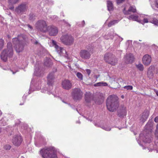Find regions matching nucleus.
Returning a JSON list of instances; mask_svg holds the SVG:
<instances>
[{
    "mask_svg": "<svg viewBox=\"0 0 158 158\" xmlns=\"http://www.w3.org/2000/svg\"><path fill=\"white\" fill-rule=\"evenodd\" d=\"M148 114L146 112H143L139 117V121L140 123L144 122L148 117Z\"/></svg>",
    "mask_w": 158,
    "mask_h": 158,
    "instance_id": "22",
    "label": "nucleus"
},
{
    "mask_svg": "<svg viewBox=\"0 0 158 158\" xmlns=\"http://www.w3.org/2000/svg\"><path fill=\"white\" fill-rule=\"evenodd\" d=\"M28 6L25 3L19 4L15 9V12L19 15H22L25 13L27 11Z\"/></svg>",
    "mask_w": 158,
    "mask_h": 158,
    "instance_id": "8",
    "label": "nucleus"
},
{
    "mask_svg": "<svg viewBox=\"0 0 158 158\" xmlns=\"http://www.w3.org/2000/svg\"><path fill=\"white\" fill-rule=\"evenodd\" d=\"M107 6L109 11L112 10L113 9V5L112 2L110 1H107Z\"/></svg>",
    "mask_w": 158,
    "mask_h": 158,
    "instance_id": "29",
    "label": "nucleus"
},
{
    "mask_svg": "<svg viewBox=\"0 0 158 158\" xmlns=\"http://www.w3.org/2000/svg\"><path fill=\"white\" fill-rule=\"evenodd\" d=\"M35 27L38 31L44 33L47 32L48 24L46 21L43 20H38L35 23Z\"/></svg>",
    "mask_w": 158,
    "mask_h": 158,
    "instance_id": "6",
    "label": "nucleus"
},
{
    "mask_svg": "<svg viewBox=\"0 0 158 158\" xmlns=\"http://www.w3.org/2000/svg\"><path fill=\"white\" fill-rule=\"evenodd\" d=\"M95 86H108L107 84L103 81H101L96 83L94 85Z\"/></svg>",
    "mask_w": 158,
    "mask_h": 158,
    "instance_id": "28",
    "label": "nucleus"
},
{
    "mask_svg": "<svg viewBox=\"0 0 158 158\" xmlns=\"http://www.w3.org/2000/svg\"><path fill=\"white\" fill-rule=\"evenodd\" d=\"M54 75L53 73H51L49 74L47 77V84L50 85H52L54 82Z\"/></svg>",
    "mask_w": 158,
    "mask_h": 158,
    "instance_id": "20",
    "label": "nucleus"
},
{
    "mask_svg": "<svg viewBox=\"0 0 158 158\" xmlns=\"http://www.w3.org/2000/svg\"><path fill=\"white\" fill-rule=\"evenodd\" d=\"M44 64H45V65H46V66H48V65L46 64V62H45V63H44Z\"/></svg>",
    "mask_w": 158,
    "mask_h": 158,
    "instance_id": "50",
    "label": "nucleus"
},
{
    "mask_svg": "<svg viewBox=\"0 0 158 158\" xmlns=\"http://www.w3.org/2000/svg\"><path fill=\"white\" fill-rule=\"evenodd\" d=\"M152 8L153 9H158V0H149Z\"/></svg>",
    "mask_w": 158,
    "mask_h": 158,
    "instance_id": "24",
    "label": "nucleus"
},
{
    "mask_svg": "<svg viewBox=\"0 0 158 158\" xmlns=\"http://www.w3.org/2000/svg\"><path fill=\"white\" fill-rule=\"evenodd\" d=\"M27 26L31 30H32L33 29V28L31 26V25H30L29 24H28L27 25Z\"/></svg>",
    "mask_w": 158,
    "mask_h": 158,
    "instance_id": "44",
    "label": "nucleus"
},
{
    "mask_svg": "<svg viewBox=\"0 0 158 158\" xmlns=\"http://www.w3.org/2000/svg\"><path fill=\"white\" fill-rule=\"evenodd\" d=\"M87 73L88 75H89L91 72V71L89 69H87L85 70Z\"/></svg>",
    "mask_w": 158,
    "mask_h": 158,
    "instance_id": "43",
    "label": "nucleus"
},
{
    "mask_svg": "<svg viewBox=\"0 0 158 158\" xmlns=\"http://www.w3.org/2000/svg\"><path fill=\"white\" fill-rule=\"evenodd\" d=\"M155 16L156 17H157L158 18V15H156Z\"/></svg>",
    "mask_w": 158,
    "mask_h": 158,
    "instance_id": "51",
    "label": "nucleus"
},
{
    "mask_svg": "<svg viewBox=\"0 0 158 158\" xmlns=\"http://www.w3.org/2000/svg\"><path fill=\"white\" fill-rule=\"evenodd\" d=\"M63 22L64 25H65L66 26H68V27H70L71 25L67 22L65 21V20H63Z\"/></svg>",
    "mask_w": 158,
    "mask_h": 158,
    "instance_id": "40",
    "label": "nucleus"
},
{
    "mask_svg": "<svg viewBox=\"0 0 158 158\" xmlns=\"http://www.w3.org/2000/svg\"><path fill=\"white\" fill-rule=\"evenodd\" d=\"M123 88L127 90H132L133 89V87L131 85H127L124 86Z\"/></svg>",
    "mask_w": 158,
    "mask_h": 158,
    "instance_id": "37",
    "label": "nucleus"
},
{
    "mask_svg": "<svg viewBox=\"0 0 158 158\" xmlns=\"http://www.w3.org/2000/svg\"><path fill=\"white\" fill-rule=\"evenodd\" d=\"M7 46V48L4 49L1 54V59L4 62L7 60L8 58L12 57L13 54L11 43L10 42L8 43Z\"/></svg>",
    "mask_w": 158,
    "mask_h": 158,
    "instance_id": "4",
    "label": "nucleus"
},
{
    "mask_svg": "<svg viewBox=\"0 0 158 158\" xmlns=\"http://www.w3.org/2000/svg\"><path fill=\"white\" fill-rule=\"evenodd\" d=\"M119 20H114L110 22L108 24V26L109 27H110L112 25H114L115 23H116L118 22Z\"/></svg>",
    "mask_w": 158,
    "mask_h": 158,
    "instance_id": "31",
    "label": "nucleus"
},
{
    "mask_svg": "<svg viewBox=\"0 0 158 158\" xmlns=\"http://www.w3.org/2000/svg\"><path fill=\"white\" fill-rule=\"evenodd\" d=\"M119 105L118 98L117 96L110 95L108 97L106 100V107L110 111L113 112L116 111Z\"/></svg>",
    "mask_w": 158,
    "mask_h": 158,
    "instance_id": "2",
    "label": "nucleus"
},
{
    "mask_svg": "<svg viewBox=\"0 0 158 158\" xmlns=\"http://www.w3.org/2000/svg\"><path fill=\"white\" fill-rule=\"evenodd\" d=\"M121 98H124V96L123 95H122L121 96Z\"/></svg>",
    "mask_w": 158,
    "mask_h": 158,
    "instance_id": "49",
    "label": "nucleus"
},
{
    "mask_svg": "<svg viewBox=\"0 0 158 158\" xmlns=\"http://www.w3.org/2000/svg\"><path fill=\"white\" fill-rule=\"evenodd\" d=\"M136 67L140 71H142L143 70L144 67L143 65L141 64H136Z\"/></svg>",
    "mask_w": 158,
    "mask_h": 158,
    "instance_id": "32",
    "label": "nucleus"
},
{
    "mask_svg": "<svg viewBox=\"0 0 158 158\" xmlns=\"http://www.w3.org/2000/svg\"><path fill=\"white\" fill-rule=\"evenodd\" d=\"M143 63L146 65H149L151 61V57L148 55H145L142 59Z\"/></svg>",
    "mask_w": 158,
    "mask_h": 158,
    "instance_id": "18",
    "label": "nucleus"
},
{
    "mask_svg": "<svg viewBox=\"0 0 158 158\" xmlns=\"http://www.w3.org/2000/svg\"><path fill=\"white\" fill-rule=\"evenodd\" d=\"M83 93L79 88H75L72 90V96L75 100H79L81 99Z\"/></svg>",
    "mask_w": 158,
    "mask_h": 158,
    "instance_id": "9",
    "label": "nucleus"
},
{
    "mask_svg": "<svg viewBox=\"0 0 158 158\" xmlns=\"http://www.w3.org/2000/svg\"><path fill=\"white\" fill-rule=\"evenodd\" d=\"M4 44V41L2 39H0V50H1L3 47Z\"/></svg>",
    "mask_w": 158,
    "mask_h": 158,
    "instance_id": "33",
    "label": "nucleus"
},
{
    "mask_svg": "<svg viewBox=\"0 0 158 158\" xmlns=\"http://www.w3.org/2000/svg\"><path fill=\"white\" fill-rule=\"evenodd\" d=\"M61 42L66 45H70L73 42V38L71 35H63L60 38Z\"/></svg>",
    "mask_w": 158,
    "mask_h": 158,
    "instance_id": "10",
    "label": "nucleus"
},
{
    "mask_svg": "<svg viewBox=\"0 0 158 158\" xmlns=\"http://www.w3.org/2000/svg\"><path fill=\"white\" fill-rule=\"evenodd\" d=\"M57 151L53 146L45 147L40 151V154L43 158H58Z\"/></svg>",
    "mask_w": 158,
    "mask_h": 158,
    "instance_id": "3",
    "label": "nucleus"
},
{
    "mask_svg": "<svg viewBox=\"0 0 158 158\" xmlns=\"http://www.w3.org/2000/svg\"><path fill=\"white\" fill-rule=\"evenodd\" d=\"M35 15L33 14H30L29 15V19L32 21L35 20Z\"/></svg>",
    "mask_w": 158,
    "mask_h": 158,
    "instance_id": "35",
    "label": "nucleus"
},
{
    "mask_svg": "<svg viewBox=\"0 0 158 158\" xmlns=\"http://www.w3.org/2000/svg\"><path fill=\"white\" fill-rule=\"evenodd\" d=\"M13 42L15 46V48L17 52H22L23 49V46L21 41L19 40L18 38H15L13 39Z\"/></svg>",
    "mask_w": 158,
    "mask_h": 158,
    "instance_id": "7",
    "label": "nucleus"
},
{
    "mask_svg": "<svg viewBox=\"0 0 158 158\" xmlns=\"http://www.w3.org/2000/svg\"><path fill=\"white\" fill-rule=\"evenodd\" d=\"M136 11L135 7V6H130L127 10H126V8H124L123 12L124 14L127 15V18L130 20L138 22V16L134 13Z\"/></svg>",
    "mask_w": 158,
    "mask_h": 158,
    "instance_id": "5",
    "label": "nucleus"
},
{
    "mask_svg": "<svg viewBox=\"0 0 158 158\" xmlns=\"http://www.w3.org/2000/svg\"><path fill=\"white\" fill-rule=\"evenodd\" d=\"M125 0H117V4H119L121 3H122Z\"/></svg>",
    "mask_w": 158,
    "mask_h": 158,
    "instance_id": "42",
    "label": "nucleus"
},
{
    "mask_svg": "<svg viewBox=\"0 0 158 158\" xmlns=\"http://www.w3.org/2000/svg\"><path fill=\"white\" fill-rule=\"evenodd\" d=\"M126 107L124 105H121L117 111V115L120 118H123L127 114Z\"/></svg>",
    "mask_w": 158,
    "mask_h": 158,
    "instance_id": "12",
    "label": "nucleus"
},
{
    "mask_svg": "<svg viewBox=\"0 0 158 158\" xmlns=\"http://www.w3.org/2000/svg\"><path fill=\"white\" fill-rule=\"evenodd\" d=\"M108 64H109L112 65H114L117 64L118 60L117 58L114 56V57L112 58L111 60H110L109 61H108Z\"/></svg>",
    "mask_w": 158,
    "mask_h": 158,
    "instance_id": "27",
    "label": "nucleus"
},
{
    "mask_svg": "<svg viewBox=\"0 0 158 158\" xmlns=\"http://www.w3.org/2000/svg\"><path fill=\"white\" fill-rule=\"evenodd\" d=\"M4 120V118H3L1 121H0V123H2V125L3 126H4L5 125H6V122H4V123H2V122H3V121Z\"/></svg>",
    "mask_w": 158,
    "mask_h": 158,
    "instance_id": "41",
    "label": "nucleus"
},
{
    "mask_svg": "<svg viewBox=\"0 0 158 158\" xmlns=\"http://www.w3.org/2000/svg\"><path fill=\"white\" fill-rule=\"evenodd\" d=\"M11 71L13 73V74H14L15 73H16L18 71H15V72H14L13 71L11 70Z\"/></svg>",
    "mask_w": 158,
    "mask_h": 158,
    "instance_id": "47",
    "label": "nucleus"
},
{
    "mask_svg": "<svg viewBox=\"0 0 158 158\" xmlns=\"http://www.w3.org/2000/svg\"><path fill=\"white\" fill-rule=\"evenodd\" d=\"M152 123L148 122L145 127V130L139 135L141 139L144 143H150L152 139L151 134L153 129Z\"/></svg>",
    "mask_w": 158,
    "mask_h": 158,
    "instance_id": "1",
    "label": "nucleus"
},
{
    "mask_svg": "<svg viewBox=\"0 0 158 158\" xmlns=\"http://www.w3.org/2000/svg\"><path fill=\"white\" fill-rule=\"evenodd\" d=\"M14 9V7L13 6H12L10 8V9L11 10H13Z\"/></svg>",
    "mask_w": 158,
    "mask_h": 158,
    "instance_id": "46",
    "label": "nucleus"
},
{
    "mask_svg": "<svg viewBox=\"0 0 158 158\" xmlns=\"http://www.w3.org/2000/svg\"><path fill=\"white\" fill-rule=\"evenodd\" d=\"M156 136L158 139V124H157L156 127V129L155 133Z\"/></svg>",
    "mask_w": 158,
    "mask_h": 158,
    "instance_id": "39",
    "label": "nucleus"
},
{
    "mask_svg": "<svg viewBox=\"0 0 158 158\" xmlns=\"http://www.w3.org/2000/svg\"><path fill=\"white\" fill-rule=\"evenodd\" d=\"M2 114V112H1V111H0V115H1Z\"/></svg>",
    "mask_w": 158,
    "mask_h": 158,
    "instance_id": "52",
    "label": "nucleus"
},
{
    "mask_svg": "<svg viewBox=\"0 0 158 158\" xmlns=\"http://www.w3.org/2000/svg\"><path fill=\"white\" fill-rule=\"evenodd\" d=\"M63 88L69 90L72 88V85L70 81L68 80L63 81L62 83Z\"/></svg>",
    "mask_w": 158,
    "mask_h": 158,
    "instance_id": "16",
    "label": "nucleus"
},
{
    "mask_svg": "<svg viewBox=\"0 0 158 158\" xmlns=\"http://www.w3.org/2000/svg\"><path fill=\"white\" fill-rule=\"evenodd\" d=\"M154 121L155 122H158V116H156L155 118Z\"/></svg>",
    "mask_w": 158,
    "mask_h": 158,
    "instance_id": "45",
    "label": "nucleus"
},
{
    "mask_svg": "<svg viewBox=\"0 0 158 158\" xmlns=\"http://www.w3.org/2000/svg\"><path fill=\"white\" fill-rule=\"evenodd\" d=\"M101 128L106 131H110L111 130L110 127L107 126H103Z\"/></svg>",
    "mask_w": 158,
    "mask_h": 158,
    "instance_id": "36",
    "label": "nucleus"
},
{
    "mask_svg": "<svg viewBox=\"0 0 158 158\" xmlns=\"http://www.w3.org/2000/svg\"><path fill=\"white\" fill-rule=\"evenodd\" d=\"M91 53L90 50L83 49L80 51L79 55L82 59L84 60H88L90 57Z\"/></svg>",
    "mask_w": 158,
    "mask_h": 158,
    "instance_id": "13",
    "label": "nucleus"
},
{
    "mask_svg": "<svg viewBox=\"0 0 158 158\" xmlns=\"http://www.w3.org/2000/svg\"><path fill=\"white\" fill-rule=\"evenodd\" d=\"M52 43L56 51L60 55L65 57L67 56V52L65 49L62 47L59 46L57 45V43L56 41L52 40Z\"/></svg>",
    "mask_w": 158,
    "mask_h": 158,
    "instance_id": "11",
    "label": "nucleus"
},
{
    "mask_svg": "<svg viewBox=\"0 0 158 158\" xmlns=\"http://www.w3.org/2000/svg\"><path fill=\"white\" fill-rule=\"evenodd\" d=\"M136 42H137V41H134V43H136Z\"/></svg>",
    "mask_w": 158,
    "mask_h": 158,
    "instance_id": "54",
    "label": "nucleus"
},
{
    "mask_svg": "<svg viewBox=\"0 0 158 158\" xmlns=\"http://www.w3.org/2000/svg\"><path fill=\"white\" fill-rule=\"evenodd\" d=\"M82 22L84 23H85V21H82Z\"/></svg>",
    "mask_w": 158,
    "mask_h": 158,
    "instance_id": "53",
    "label": "nucleus"
},
{
    "mask_svg": "<svg viewBox=\"0 0 158 158\" xmlns=\"http://www.w3.org/2000/svg\"><path fill=\"white\" fill-rule=\"evenodd\" d=\"M19 0H8L9 4H14L17 3Z\"/></svg>",
    "mask_w": 158,
    "mask_h": 158,
    "instance_id": "34",
    "label": "nucleus"
},
{
    "mask_svg": "<svg viewBox=\"0 0 158 158\" xmlns=\"http://www.w3.org/2000/svg\"><path fill=\"white\" fill-rule=\"evenodd\" d=\"M156 94L158 96V91H156Z\"/></svg>",
    "mask_w": 158,
    "mask_h": 158,
    "instance_id": "48",
    "label": "nucleus"
},
{
    "mask_svg": "<svg viewBox=\"0 0 158 158\" xmlns=\"http://www.w3.org/2000/svg\"><path fill=\"white\" fill-rule=\"evenodd\" d=\"M124 58L127 63H132L134 59L133 55L131 53L127 54L124 56Z\"/></svg>",
    "mask_w": 158,
    "mask_h": 158,
    "instance_id": "19",
    "label": "nucleus"
},
{
    "mask_svg": "<svg viewBox=\"0 0 158 158\" xmlns=\"http://www.w3.org/2000/svg\"><path fill=\"white\" fill-rule=\"evenodd\" d=\"M76 73V75L77 77L79 80L80 81H82L83 80V75L79 72H77L76 71L75 72Z\"/></svg>",
    "mask_w": 158,
    "mask_h": 158,
    "instance_id": "30",
    "label": "nucleus"
},
{
    "mask_svg": "<svg viewBox=\"0 0 158 158\" xmlns=\"http://www.w3.org/2000/svg\"><path fill=\"white\" fill-rule=\"evenodd\" d=\"M92 99V96L89 92H86L85 94V99L87 102H89Z\"/></svg>",
    "mask_w": 158,
    "mask_h": 158,
    "instance_id": "25",
    "label": "nucleus"
},
{
    "mask_svg": "<svg viewBox=\"0 0 158 158\" xmlns=\"http://www.w3.org/2000/svg\"><path fill=\"white\" fill-rule=\"evenodd\" d=\"M43 73V71L42 70V69H40L39 67L35 69L34 74L35 76H40Z\"/></svg>",
    "mask_w": 158,
    "mask_h": 158,
    "instance_id": "26",
    "label": "nucleus"
},
{
    "mask_svg": "<svg viewBox=\"0 0 158 158\" xmlns=\"http://www.w3.org/2000/svg\"><path fill=\"white\" fill-rule=\"evenodd\" d=\"M154 70V66H150L148 69L147 76L149 79H152L153 77V72Z\"/></svg>",
    "mask_w": 158,
    "mask_h": 158,
    "instance_id": "21",
    "label": "nucleus"
},
{
    "mask_svg": "<svg viewBox=\"0 0 158 158\" xmlns=\"http://www.w3.org/2000/svg\"><path fill=\"white\" fill-rule=\"evenodd\" d=\"M22 141V138L20 135H16L12 139L13 143L17 146L20 145Z\"/></svg>",
    "mask_w": 158,
    "mask_h": 158,
    "instance_id": "17",
    "label": "nucleus"
},
{
    "mask_svg": "<svg viewBox=\"0 0 158 158\" xmlns=\"http://www.w3.org/2000/svg\"><path fill=\"white\" fill-rule=\"evenodd\" d=\"M154 16H154L153 17V16H152V20H150L149 19H147V18H144L143 20H139L138 22L143 24L149 22L154 24L155 25L158 26V20L156 19Z\"/></svg>",
    "mask_w": 158,
    "mask_h": 158,
    "instance_id": "15",
    "label": "nucleus"
},
{
    "mask_svg": "<svg viewBox=\"0 0 158 158\" xmlns=\"http://www.w3.org/2000/svg\"><path fill=\"white\" fill-rule=\"evenodd\" d=\"M23 104H20V105H23Z\"/></svg>",
    "mask_w": 158,
    "mask_h": 158,
    "instance_id": "55",
    "label": "nucleus"
},
{
    "mask_svg": "<svg viewBox=\"0 0 158 158\" xmlns=\"http://www.w3.org/2000/svg\"><path fill=\"white\" fill-rule=\"evenodd\" d=\"M47 32H48L50 35L55 36L58 34V30L56 27L53 25H50L48 27Z\"/></svg>",
    "mask_w": 158,
    "mask_h": 158,
    "instance_id": "14",
    "label": "nucleus"
},
{
    "mask_svg": "<svg viewBox=\"0 0 158 158\" xmlns=\"http://www.w3.org/2000/svg\"><path fill=\"white\" fill-rule=\"evenodd\" d=\"M114 55L111 53H106L104 55V60L106 62L108 63V61L111 60L112 58L114 57Z\"/></svg>",
    "mask_w": 158,
    "mask_h": 158,
    "instance_id": "23",
    "label": "nucleus"
},
{
    "mask_svg": "<svg viewBox=\"0 0 158 158\" xmlns=\"http://www.w3.org/2000/svg\"><path fill=\"white\" fill-rule=\"evenodd\" d=\"M11 146L10 145H6L4 146V148L6 150H9L11 148Z\"/></svg>",
    "mask_w": 158,
    "mask_h": 158,
    "instance_id": "38",
    "label": "nucleus"
}]
</instances>
